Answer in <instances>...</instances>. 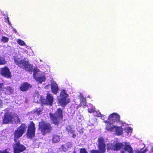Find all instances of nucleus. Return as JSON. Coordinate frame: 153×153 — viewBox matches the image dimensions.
I'll return each instance as SVG.
<instances>
[{"label":"nucleus","mask_w":153,"mask_h":153,"mask_svg":"<svg viewBox=\"0 0 153 153\" xmlns=\"http://www.w3.org/2000/svg\"><path fill=\"white\" fill-rule=\"evenodd\" d=\"M13 59L15 64L19 67L29 71H33V77L36 81L41 83L45 81V78L44 76H42L38 77L36 76V75L39 71V69L37 68L33 69L32 66L28 62L21 60L18 56H14Z\"/></svg>","instance_id":"nucleus-1"},{"label":"nucleus","mask_w":153,"mask_h":153,"mask_svg":"<svg viewBox=\"0 0 153 153\" xmlns=\"http://www.w3.org/2000/svg\"><path fill=\"white\" fill-rule=\"evenodd\" d=\"M108 148L111 150L114 151H117L121 149L125 148L126 151H128L129 153H133L132 149L131 146L128 143L123 142V143H118L117 141H114L110 144H108ZM147 150H143L141 149L140 151L137 150L135 153H145Z\"/></svg>","instance_id":"nucleus-2"},{"label":"nucleus","mask_w":153,"mask_h":153,"mask_svg":"<svg viewBox=\"0 0 153 153\" xmlns=\"http://www.w3.org/2000/svg\"><path fill=\"white\" fill-rule=\"evenodd\" d=\"M107 139L102 137H99L98 139V146L99 150H92L90 151V153H103L105 151V147L107 145V149H110L108 148V145L110 143H108Z\"/></svg>","instance_id":"nucleus-3"},{"label":"nucleus","mask_w":153,"mask_h":153,"mask_svg":"<svg viewBox=\"0 0 153 153\" xmlns=\"http://www.w3.org/2000/svg\"><path fill=\"white\" fill-rule=\"evenodd\" d=\"M62 112V109L58 108L54 114L50 113L49 115L51 120L56 125H58L63 119Z\"/></svg>","instance_id":"nucleus-4"},{"label":"nucleus","mask_w":153,"mask_h":153,"mask_svg":"<svg viewBox=\"0 0 153 153\" xmlns=\"http://www.w3.org/2000/svg\"><path fill=\"white\" fill-rule=\"evenodd\" d=\"M27 126L24 124H22L20 126L15 130L14 133V140L15 142L17 141L18 139L21 137L25 132Z\"/></svg>","instance_id":"nucleus-5"},{"label":"nucleus","mask_w":153,"mask_h":153,"mask_svg":"<svg viewBox=\"0 0 153 153\" xmlns=\"http://www.w3.org/2000/svg\"><path fill=\"white\" fill-rule=\"evenodd\" d=\"M60 96L61 98L58 99V101L60 104L62 106H65L70 102V99L67 98L68 95L64 90L62 91L60 94Z\"/></svg>","instance_id":"nucleus-6"},{"label":"nucleus","mask_w":153,"mask_h":153,"mask_svg":"<svg viewBox=\"0 0 153 153\" xmlns=\"http://www.w3.org/2000/svg\"><path fill=\"white\" fill-rule=\"evenodd\" d=\"M39 128L41 129L43 134L45 135L46 133L49 132L52 130V127L50 124L45 122H41L39 124Z\"/></svg>","instance_id":"nucleus-7"},{"label":"nucleus","mask_w":153,"mask_h":153,"mask_svg":"<svg viewBox=\"0 0 153 153\" xmlns=\"http://www.w3.org/2000/svg\"><path fill=\"white\" fill-rule=\"evenodd\" d=\"M35 125L32 122L30 123V125L28 126L27 136L28 138H32L35 135Z\"/></svg>","instance_id":"nucleus-8"},{"label":"nucleus","mask_w":153,"mask_h":153,"mask_svg":"<svg viewBox=\"0 0 153 153\" xmlns=\"http://www.w3.org/2000/svg\"><path fill=\"white\" fill-rule=\"evenodd\" d=\"M13 146L14 153H19L25 150L26 148L25 146L20 143L19 141H16Z\"/></svg>","instance_id":"nucleus-9"},{"label":"nucleus","mask_w":153,"mask_h":153,"mask_svg":"<svg viewBox=\"0 0 153 153\" xmlns=\"http://www.w3.org/2000/svg\"><path fill=\"white\" fill-rule=\"evenodd\" d=\"M0 73L3 76L9 78L11 77V73L9 69L7 67H5L1 68Z\"/></svg>","instance_id":"nucleus-10"},{"label":"nucleus","mask_w":153,"mask_h":153,"mask_svg":"<svg viewBox=\"0 0 153 153\" xmlns=\"http://www.w3.org/2000/svg\"><path fill=\"white\" fill-rule=\"evenodd\" d=\"M120 116L116 113H113L111 114L108 117V121L113 123L116 122L118 123L120 121Z\"/></svg>","instance_id":"nucleus-11"},{"label":"nucleus","mask_w":153,"mask_h":153,"mask_svg":"<svg viewBox=\"0 0 153 153\" xmlns=\"http://www.w3.org/2000/svg\"><path fill=\"white\" fill-rule=\"evenodd\" d=\"M13 117V115L11 113H5L3 120V123H7L10 122H12Z\"/></svg>","instance_id":"nucleus-12"},{"label":"nucleus","mask_w":153,"mask_h":153,"mask_svg":"<svg viewBox=\"0 0 153 153\" xmlns=\"http://www.w3.org/2000/svg\"><path fill=\"white\" fill-rule=\"evenodd\" d=\"M105 122L108 123V124L106 125L105 129L106 130L110 131H115V129L116 126L113 125V123L108 120L105 121Z\"/></svg>","instance_id":"nucleus-13"},{"label":"nucleus","mask_w":153,"mask_h":153,"mask_svg":"<svg viewBox=\"0 0 153 153\" xmlns=\"http://www.w3.org/2000/svg\"><path fill=\"white\" fill-rule=\"evenodd\" d=\"M51 88L52 92L54 94H56L58 91V88L57 85L54 81L51 82Z\"/></svg>","instance_id":"nucleus-14"},{"label":"nucleus","mask_w":153,"mask_h":153,"mask_svg":"<svg viewBox=\"0 0 153 153\" xmlns=\"http://www.w3.org/2000/svg\"><path fill=\"white\" fill-rule=\"evenodd\" d=\"M53 102V97L50 94H48L46 100V103L48 105H51Z\"/></svg>","instance_id":"nucleus-15"},{"label":"nucleus","mask_w":153,"mask_h":153,"mask_svg":"<svg viewBox=\"0 0 153 153\" xmlns=\"http://www.w3.org/2000/svg\"><path fill=\"white\" fill-rule=\"evenodd\" d=\"M31 87V85L27 83H24L20 87V89L22 91H25Z\"/></svg>","instance_id":"nucleus-16"},{"label":"nucleus","mask_w":153,"mask_h":153,"mask_svg":"<svg viewBox=\"0 0 153 153\" xmlns=\"http://www.w3.org/2000/svg\"><path fill=\"white\" fill-rule=\"evenodd\" d=\"M66 130L68 131V133L71 134L72 137L74 138L76 137V135L74 134V131L73 129L70 126H67L66 127Z\"/></svg>","instance_id":"nucleus-17"},{"label":"nucleus","mask_w":153,"mask_h":153,"mask_svg":"<svg viewBox=\"0 0 153 153\" xmlns=\"http://www.w3.org/2000/svg\"><path fill=\"white\" fill-rule=\"evenodd\" d=\"M72 147V144L70 143H68L62 146V150L64 151H66L68 149Z\"/></svg>","instance_id":"nucleus-18"},{"label":"nucleus","mask_w":153,"mask_h":153,"mask_svg":"<svg viewBox=\"0 0 153 153\" xmlns=\"http://www.w3.org/2000/svg\"><path fill=\"white\" fill-rule=\"evenodd\" d=\"M116 133L118 135H121L123 133V130L121 127L116 126L115 129Z\"/></svg>","instance_id":"nucleus-19"},{"label":"nucleus","mask_w":153,"mask_h":153,"mask_svg":"<svg viewBox=\"0 0 153 153\" xmlns=\"http://www.w3.org/2000/svg\"><path fill=\"white\" fill-rule=\"evenodd\" d=\"M13 118L12 123L14 122L15 123H17L20 122L17 115L16 114L13 115Z\"/></svg>","instance_id":"nucleus-20"},{"label":"nucleus","mask_w":153,"mask_h":153,"mask_svg":"<svg viewBox=\"0 0 153 153\" xmlns=\"http://www.w3.org/2000/svg\"><path fill=\"white\" fill-rule=\"evenodd\" d=\"M80 100L81 105H85L86 104V98L83 97L82 94L80 95Z\"/></svg>","instance_id":"nucleus-21"},{"label":"nucleus","mask_w":153,"mask_h":153,"mask_svg":"<svg viewBox=\"0 0 153 153\" xmlns=\"http://www.w3.org/2000/svg\"><path fill=\"white\" fill-rule=\"evenodd\" d=\"M60 138L59 136L57 135H55L53 137V142L54 143L59 142L60 141Z\"/></svg>","instance_id":"nucleus-22"},{"label":"nucleus","mask_w":153,"mask_h":153,"mask_svg":"<svg viewBox=\"0 0 153 153\" xmlns=\"http://www.w3.org/2000/svg\"><path fill=\"white\" fill-rule=\"evenodd\" d=\"M5 89L6 90V92L8 94L12 93L14 91V89L10 86H7L5 88Z\"/></svg>","instance_id":"nucleus-23"},{"label":"nucleus","mask_w":153,"mask_h":153,"mask_svg":"<svg viewBox=\"0 0 153 153\" xmlns=\"http://www.w3.org/2000/svg\"><path fill=\"white\" fill-rule=\"evenodd\" d=\"M6 61L4 57L0 56V65H3L6 64Z\"/></svg>","instance_id":"nucleus-24"},{"label":"nucleus","mask_w":153,"mask_h":153,"mask_svg":"<svg viewBox=\"0 0 153 153\" xmlns=\"http://www.w3.org/2000/svg\"><path fill=\"white\" fill-rule=\"evenodd\" d=\"M125 131L128 135H130L132 132V129L131 128L128 127L125 128Z\"/></svg>","instance_id":"nucleus-25"},{"label":"nucleus","mask_w":153,"mask_h":153,"mask_svg":"<svg viewBox=\"0 0 153 153\" xmlns=\"http://www.w3.org/2000/svg\"><path fill=\"white\" fill-rule=\"evenodd\" d=\"M89 112L92 113L95 112V107L94 106H92L90 108H88V109Z\"/></svg>","instance_id":"nucleus-26"},{"label":"nucleus","mask_w":153,"mask_h":153,"mask_svg":"<svg viewBox=\"0 0 153 153\" xmlns=\"http://www.w3.org/2000/svg\"><path fill=\"white\" fill-rule=\"evenodd\" d=\"M17 42L19 45H24L25 44V42L20 39H18Z\"/></svg>","instance_id":"nucleus-27"},{"label":"nucleus","mask_w":153,"mask_h":153,"mask_svg":"<svg viewBox=\"0 0 153 153\" xmlns=\"http://www.w3.org/2000/svg\"><path fill=\"white\" fill-rule=\"evenodd\" d=\"M1 41L4 42H6L8 41V39L7 37L3 36L1 39Z\"/></svg>","instance_id":"nucleus-28"},{"label":"nucleus","mask_w":153,"mask_h":153,"mask_svg":"<svg viewBox=\"0 0 153 153\" xmlns=\"http://www.w3.org/2000/svg\"><path fill=\"white\" fill-rule=\"evenodd\" d=\"M42 110L40 108L37 109L35 112L38 114H40L42 113Z\"/></svg>","instance_id":"nucleus-29"},{"label":"nucleus","mask_w":153,"mask_h":153,"mask_svg":"<svg viewBox=\"0 0 153 153\" xmlns=\"http://www.w3.org/2000/svg\"><path fill=\"white\" fill-rule=\"evenodd\" d=\"M5 88L4 86V85L3 83H0V91H4Z\"/></svg>","instance_id":"nucleus-30"},{"label":"nucleus","mask_w":153,"mask_h":153,"mask_svg":"<svg viewBox=\"0 0 153 153\" xmlns=\"http://www.w3.org/2000/svg\"><path fill=\"white\" fill-rule=\"evenodd\" d=\"M95 115L98 117H102V115L100 112L97 111L95 112Z\"/></svg>","instance_id":"nucleus-31"},{"label":"nucleus","mask_w":153,"mask_h":153,"mask_svg":"<svg viewBox=\"0 0 153 153\" xmlns=\"http://www.w3.org/2000/svg\"><path fill=\"white\" fill-rule=\"evenodd\" d=\"M80 153H88L85 149H80Z\"/></svg>","instance_id":"nucleus-32"},{"label":"nucleus","mask_w":153,"mask_h":153,"mask_svg":"<svg viewBox=\"0 0 153 153\" xmlns=\"http://www.w3.org/2000/svg\"><path fill=\"white\" fill-rule=\"evenodd\" d=\"M7 149H6L3 151H0V153H9Z\"/></svg>","instance_id":"nucleus-33"},{"label":"nucleus","mask_w":153,"mask_h":153,"mask_svg":"<svg viewBox=\"0 0 153 153\" xmlns=\"http://www.w3.org/2000/svg\"><path fill=\"white\" fill-rule=\"evenodd\" d=\"M2 104V101L0 100V107L1 106Z\"/></svg>","instance_id":"nucleus-34"},{"label":"nucleus","mask_w":153,"mask_h":153,"mask_svg":"<svg viewBox=\"0 0 153 153\" xmlns=\"http://www.w3.org/2000/svg\"><path fill=\"white\" fill-rule=\"evenodd\" d=\"M7 21L8 22V24H10V22L9 21V19H8V18H7Z\"/></svg>","instance_id":"nucleus-35"},{"label":"nucleus","mask_w":153,"mask_h":153,"mask_svg":"<svg viewBox=\"0 0 153 153\" xmlns=\"http://www.w3.org/2000/svg\"><path fill=\"white\" fill-rule=\"evenodd\" d=\"M102 117H101V118L102 119V120H104L105 119V118H104V116L102 115Z\"/></svg>","instance_id":"nucleus-36"},{"label":"nucleus","mask_w":153,"mask_h":153,"mask_svg":"<svg viewBox=\"0 0 153 153\" xmlns=\"http://www.w3.org/2000/svg\"><path fill=\"white\" fill-rule=\"evenodd\" d=\"M121 153H125V152L124 151H123L121 152Z\"/></svg>","instance_id":"nucleus-37"},{"label":"nucleus","mask_w":153,"mask_h":153,"mask_svg":"<svg viewBox=\"0 0 153 153\" xmlns=\"http://www.w3.org/2000/svg\"><path fill=\"white\" fill-rule=\"evenodd\" d=\"M40 60L41 62L42 61V60L41 59H40Z\"/></svg>","instance_id":"nucleus-38"},{"label":"nucleus","mask_w":153,"mask_h":153,"mask_svg":"<svg viewBox=\"0 0 153 153\" xmlns=\"http://www.w3.org/2000/svg\"><path fill=\"white\" fill-rule=\"evenodd\" d=\"M73 153H76L75 152H74Z\"/></svg>","instance_id":"nucleus-39"}]
</instances>
